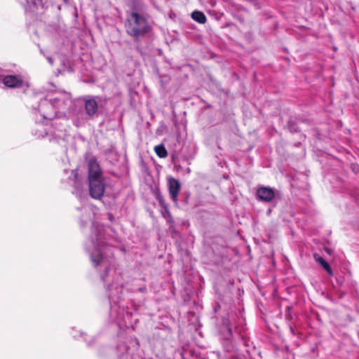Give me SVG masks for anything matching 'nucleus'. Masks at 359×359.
<instances>
[{"mask_svg": "<svg viewBox=\"0 0 359 359\" xmlns=\"http://www.w3.org/2000/svg\"><path fill=\"white\" fill-rule=\"evenodd\" d=\"M90 260L95 266L100 264H109L111 249L103 241V226L100 224H93L91 235L86 245Z\"/></svg>", "mask_w": 359, "mask_h": 359, "instance_id": "obj_1", "label": "nucleus"}, {"mask_svg": "<svg viewBox=\"0 0 359 359\" xmlns=\"http://www.w3.org/2000/svg\"><path fill=\"white\" fill-rule=\"evenodd\" d=\"M69 103H71L69 95L62 93L49 101H43L40 104V111L44 118L50 119L56 114V109H64Z\"/></svg>", "mask_w": 359, "mask_h": 359, "instance_id": "obj_2", "label": "nucleus"}, {"mask_svg": "<svg viewBox=\"0 0 359 359\" xmlns=\"http://www.w3.org/2000/svg\"><path fill=\"white\" fill-rule=\"evenodd\" d=\"M150 27L146 19L136 13H132L127 19L126 32L128 34L137 38L149 32Z\"/></svg>", "mask_w": 359, "mask_h": 359, "instance_id": "obj_3", "label": "nucleus"}, {"mask_svg": "<svg viewBox=\"0 0 359 359\" xmlns=\"http://www.w3.org/2000/svg\"><path fill=\"white\" fill-rule=\"evenodd\" d=\"M88 184L90 196L95 199H101L104 192V180H88Z\"/></svg>", "mask_w": 359, "mask_h": 359, "instance_id": "obj_4", "label": "nucleus"}, {"mask_svg": "<svg viewBox=\"0 0 359 359\" xmlns=\"http://www.w3.org/2000/svg\"><path fill=\"white\" fill-rule=\"evenodd\" d=\"M103 179L102 172L95 159H90L88 162V180Z\"/></svg>", "mask_w": 359, "mask_h": 359, "instance_id": "obj_5", "label": "nucleus"}, {"mask_svg": "<svg viewBox=\"0 0 359 359\" xmlns=\"http://www.w3.org/2000/svg\"><path fill=\"white\" fill-rule=\"evenodd\" d=\"M257 196L260 201L271 202L275 198V192L272 188L262 187L257 189Z\"/></svg>", "mask_w": 359, "mask_h": 359, "instance_id": "obj_6", "label": "nucleus"}, {"mask_svg": "<svg viewBox=\"0 0 359 359\" xmlns=\"http://www.w3.org/2000/svg\"><path fill=\"white\" fill-rule=\"evenodd\" d=\"M180 183L173 177L168 179V188L171 198L174 202H177V196L180 190Z\"/></svg>", "mask_w": 359, "mask_h": 359, "instance_id": "obj_7", "label": "nucleus"}, {"mask_svg": "<svg viewBox=\"0 0 359 359\" xmlns=\"http://www.w3.org/2000/svg\"><path fill=\"white\" fill-rule=\"evenodd\" d=\"M3 83L8 88H17L22 84V79L15 75L5 76L2 79Z\"/></svg>", "mask_w": 359, "mask_h": 359, "instance_id": "obj_8", "label": "nucleus"}, {"mask_svg": "<svg viewBox=\"0 0 359 359\" xmlns=\"http://www.w3.org/2000/svg\"><path fill=\"white\" fill-rule=\"evenodd\" d=\"M85 111L87 115L92 116L97 111V103L93 98L86 99L84 100Z\"/></svg>", "mask_w": 359, "mask_h": 359, "instance_id": "obj_9", "label": "nucleus"}, {"mask_svg": "<svg viewBox=\"0 0 359 359\" xmlns=\"http://www.w3.org/2000/svg\"><path fill=\"white\" fill-rule=\"evenodd\" d=\"M191 17L195 21L199 23L203 24L206 22L205 15L201 11H194L191 14Z\"/></svg>", "mask_w": 359, "mask_h": 359, "instance_id": "obj_10", "label": "nucleus"}, {"mask_svg": "<svg viewBox=\"0 0 359 359\" xmlns=\"http://www.w3.org/2000/svg\"><path fill=\"white\" fill-rule=\"evenodd\" d=\"M154 151L160 158H165L168 156V152L163 144L156 145L154 147Z\"/></svg>", "mask_w": 359, "mask_h": 359, "instance_id": "obj_11", "label": "nucleus"}, {"mask_svg": "<svg viewBox=\"0 0 359 359\" xmlns=\"http://www.w3.org/2000/svg\"><path fill=\"white\" fill-rule=\"evenodd\" d=\"M320 265L324 268L325 270L327 271V272L330 275H332L333 274V272H332V270L330 266L329 265V264L325 260Z\"/></svg>", "mask_w": 359, "mask_h": 359, "instance_id": "obj_12", "label": "nucleus"}, {"mask_svg": "<svg viewBox=\"0 0 359 359\" xmlns=\"http://www.w3.org/2000/svg\"><path fill=\"white\" fill-rule=\"evenodd\" d=\"M320 265L324 268L325 270L327 271V272L330 275H332L333 274V272H332V270L330 266L329 265V264L325 260Z\"/></svg>", "mask_w": 359, "mask_h": 359, "instance_id": "obj_13", "label": "nucleus"}, {"mask_svg": "<svg viewBox=\"0 0 359 359\" xmlns=\"http://www.w3.org/2000/svg\"><path fill=\"white\" fill-rule=\"evenodd\" d=\"M27 1L28 4L31 3L35 6L42 4V0H27Z\"/></svg>", "mask_w": 359, "mask_h": 359, "instance_id": "obj_14", "label": "nucleus"}, {"mask_svg": "<svg viewBox=\"0 0 359 359\" xmlns=\"http://www.w3.org/2000/svg\"><path fill=\"white\" fill-rule=\"evenodd\" d=\"M314 257L316 261L320 264H321L325 261V259L323 257L318 256V255H314Z\"/></svg>", "mask_w": 359, "mask_h": 359, "instance_id": "obj_15", "label": "nucleus"}, {"mask_svg": "<svg viewBox=\"0 0 359 359\" xmlns=\"http://www.w3.org/2000/svg\"><path fill=\"white\" fill-rule=\"evenodd\" d=\"M47 60L51 65L53 64V59L50 57H47Z\"/></svg>", "mask_w": 359, "mask_h": 359, "instance_id": "obj_16", "label": "nucleus"}, {"mask_svg": "<svg viewBox=\"0 0 359 359\" xmlns=\"http://www.w3.org/2000/svg\"><path fill=\"white\" fill-rule=\"evenodd\" d=\"M38 137H43V135H38Z\"/></svg>", "mask_w": 359, "mask_h": 359, "instance_id": "obj_17", "label": "nucleus"}]
</instances>
